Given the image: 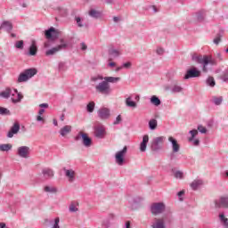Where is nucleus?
<instances>
[{
	"mask_svg": "<svg viewBox=\"0 0 228 228\" xmlns=\"http://www.w3.org/2000/svg\"><path fill=\"white\" fill-rule=\"evenodd\" d=\"M192 61L200 65H202V72L205 74H208V72L212 69V67L217 64L216 60L208 55H193Z\"/></svg>",
	"mask_w": 228,
	"mask_h": 228,
	"instance_id": "nucleus-1",
	"label": "nucleus"
},
{
	"mask_svg": "<svg viewBox=\"0 0 228 228\" xmlns=\"http://www.w3.org/2000/svg\"><path fill=\"white\" fill-rule=\"evenodd\" d=\"M1 97H4V99H10V96L12 95V97L11 98L12 102L13 104H17V102H20V101H22V99L24 98V96L20 94L17 89H15L14 91H12L11 88H6L4 91H3L0 94ZM16 98H13L15 97Z\"/></svg>",
	"mask_w": 228,
	"mask_h": 228,
	"instance_id": "nucleus-2",
	"label": "nucleus"
},
{
	"mask_svg": "<svg viewBox=\"0 0 228 228\" xmlns=\"http://www.w3.org/2000/svg\"><path fill=\"white\" fill-rule=\"evenodd\" d=\"M95 90L97 94H100V95H104L105 97L111 95V92H113L111 86H110V84L104 80L95 86Z\"/></svg>",
	"mask_w": 228,
	"mask_h": 228,
	"instance_id": "nucleus-3",
	"label": "nucleus"
},
{
	"mask_svg": "<svg viewBox=\"0 0 228 228\" xmlns=\"http://www.w3.org/2000/svg\"><path fill=\"white\" fill-rule=\"evenodd\" d=\"M37 72L38 71L37 70V69H33V68L25 69L24 72L20 73V76L18 77V83H24L28 79H31L33 76H37Z\"/></svg>",
	"mask_w": 228,
	"mask_h": 228,
	"instance_id": "nucleus-4",
	"label": "nucleus"
},
{
	"mask_svg": "<svg viewBox=\"0 0 228 228\" xmlns=\"http://www.w3.org/2000/svg\"><path fill=\"white\" fill-rule=\"evenodd\" d=\"M165 140H167V137L165 136H159L152 140L151 149L153 152H159L163 147V143L165 142Z\"/></svg>",
	"mask_w": 228,
	"mask_h": 228,
	"instance_id": "nucleus-5",
	"label": "nucleus"
},
{
	"mask_svg": "<svg viewBox=\"0 0 228 228\" xmlns=\"http://www.w3.org/2000/svg\"><path fill=\"white\" fill-rule=\"evenodd\" d=\"M60 42H61V45H58L57 46L47 50L45 52V55L46 56H54V54H56V53H60V51H63V49H67L69 45H67V43H65V40L63 38H61L60 40Z\"/></svg>",
	"mask_w": 228,
	"mask_h": 228,
	"instance_id": "nucleus-6",
	"label": "nucleus"
},
{
	"mask_svg": "<svg viewBox=\"0 0 228 228\" xmlns=\"http://www.w3.org/2000/svg\"><path fill=\"white\" fill-rule=\"evenodd\" d=\"M168 142H170L172 147V153L170 154V159L172 160L175 158V154L181 151V144L173 136L168 137Z\"/></svg>",
	"mask_w": 228,
	"mask_h": 228,
	"instance_id": "nucleus-7",
	"label": "nucleus"
},
{
	"mask_svg": "<svg viewBox=\"0 0 228 228\" xmlns=\"http://www.w3.org/2000/svg\"><path fill=\"white\" fill-rule=\"evenodd\" d=\"M166 208L167 207L165 206V203L156 202L151 204L150 210H151V213L156 216L158 215H161V213H164Z\"/></svg>",
	"mask_w": 228,
	"mask_h": 228,
	"instance_id": "nucleus-8",
	"label": "nucleus"
},
{
	"mask_svg": "<svg viewBox=\"0 0 228 228\" xmlns=\"http://www.w3.org/2000/svg\"><path fill=\"white\" fill-rule=\"evenodd\" d=\"M81 139L85 147L92 146V138H90L87 134L79 132L78 134L75 137V142H79Z\"/></svg>",
	"mask_w": 228,
	"mask_h": 228,
	"instance_id": "nucleus-9",
	"label": "nucleus"
},
{
	"mask_svg": "<svg viewBox=\"0 0 228 228\" xmlns=\"http://www.w3.org/2000/svg\"><path fill=\"white\" fill-rule=\"evenodd\" d=\"M126 154H127V146H124L122 150L116 152L115 161L119 167L124 165V158H126Z\"/></svg>",
	"mask_w": 228,
	"mask_h": 228,
	"instance_id": "nucleus-10",
	"label": "nucleus"
},
{
	"mask_svg": "<svg viewBox=\"0 0 228 228\" xmlns=\"http://www.w3.org/2000/svg\"><path fill=\"white\" fill-rule=\"evenodd\" d=\"M94 137L99 140H102L106 137V126L103 125H98L94 126Z\"/></svg>",
	"mask_w": 228,
	"mask_h": 228,
	"instance_id": "nucleus-11",
	"label": "nucleus"
},
{
	"mask_svg": "<svg viewBox=\"0 0 228 228\" xmlns=\"http://www.w3.org/2000/svg\"><path fill=\"white\" fill-rule=\"evenodd\" d=\"M19 131H20V123L16 121L10 127V129H9L7 134H6V137L7 138H13V136H15V134H19Z\"/></svg>",
	"mask_w": 228,
	"mask_h": 228,
	"instance_id": "nucleus-12",
	"label": "nucleus"
},
{
	"mask_svg": "<svg viewBox=\"0 0 228 228\" xmlns=\"http://www.w3.org/2000/svg\"><path fill=\"white\" fill-rule=\"evenodd\" d=\"M102 79H104L105 82H107L108 84L110 83H118V81H120V77H103L102 76H97V77H94L92 78V81H102Z\"/></svg>",
	"mask_w": 228,
	"mask_h": 228,
	"instance_id": "nucleus-13",
	"label": "nucleus"
},
{
	"mask_svg": "<svg viewBox=\"0 0 228 228\" xmlns=\"http://www.w3.org/2000/svg\"><path fill=\"white\" fill-rule=\"evenodd\" d=\"M191 77H200V70L197 68L188 69L183 77V79H191Z\"/></svg>",
	"mask_w": 228,
	"mask_h": 228,
	"instance_id": "nucleus-14",
	"label": "nucleus"
},
{
	"mask_svg": "<svg viewBox=\"0 0 228 228\" xmlns=\"http://www.w3.org/2000/svg\"><path fill=\"white\" fill-rule=\"evenodd\" d=\"M111 116V111L106 107H102L98 110V117L101 120H108Z\"/></svg>",
	"mask_w": 228,
	"mask_h": 228,
	"instance_id": "nucleus-15",
	"label": "nucleus"
},
{
	"mask_svg": "<svg viewBox=\"0 0 228 228\" xmlns=\"http://www.w3.org/2000/svg\"><path fill=\"white\" fill-rule=\"evenodd\" d=\"M45 35L48 40H55V38H58V30L54 27H51L45 30Z\"/></svg>",
	"mask_w": 228,
	"mask_h": 228,
	"instance_id": "nucleus-16",
	"label": "nucleus"
},
{
	"mask_svg": "<svg viewBox=\"0 0 228 228\" xmlns=\"http://www.w3.org/2000/svg\"><path fill=\"white\" fill-rule=\"evenodd\" d=\"M18 156H20V158H24V159L29 158V147L28 146L19 147Z\"/></svg>",
	"mask_w": 228,
	"mask_h": 228,
	"instance_id": "nucleus-17",
	"label": "nucleus"
},
{
	"mask_svg": "<svg viewBox=\"0 0 228 228\" xmlns=\"http://www.w3.org/2000/svg\"><path fill=\"white\" fill-rule=\"evenodd\" d=\"M168 220L170 222V218L162 217L156 219V223L151 225L152 228H165V223Z\"/></svg>",
	"mask_w": 228,
	"mask_h": 228,
	"instance_id": "nucleus-18",
	"label": "nucleus"
},
{
	"mask_svg": "<svg viewBox=\"0 0 228 228\" xmlns=\"http://www.w3.org/2000/svg\"><path fill=\"white\" fill-rule=\"evenodd\" d=\"M63 172L66 177L69 179V183H72V181L76 179V171L73 169H67V167H63Z\"/></svg>",
	"mask_w": 228,
	"mask_h": 228,
	"instance_id": "nucleus-19",
	"label": "nucleus"
},
{
	"mask_svg": "<svg viewBox=\"0 0 228 228\" xmlns=\"http://www.w3.org/2000/svg\"><path fill=\"white\" fill-rule=\"evenodd\" d=\"M216 208H228V197H221L218 200L216 201Z\"/></svg>",
	"mask_w": 228,
	"mask_h": 228,
	"instance_id": "nucleus-20",
	"label": "nucleus"
},
{
	"mask_svg": "<svg viewBox=\"0 0 228 228\" xmlns=\"http://www.w3.org/2000/svg\"><path fill=\"white\" fill-rule=\"evenodd\" d=\"M0 29H4V31H7V33H10V31L13 29V24L11 21L4 20L1 24Z\"/></svg>",
	"mask_w": 228,
	"mask_h": 228,
	"instance_id": "nucleus-21",
	"label": "nucleus"
},
{
	"mask_svg": "<svg viewBox=\"0 0 228 228\" xmlns=\"http://www.w3.org/2000/svg\"><path fill=\"white\" fill-rule=\"evenodd\" d=\"M37 51L38 48L37 47V43L35 41H32V44L28 48V52L27 53V56H36Z\"/></svg>",
	"mask_w": 228,
	"mask_h": 228,
	"instance_id": "nucleus-22",
	"label": "nucleus"
},
{
	"mask_svg": "<svg viewBox=\"0 0 228 228\" xmlns=\"http://www.w3.org/2000/svg\"><path fill=\"white\" fill-rule=\"evenodd\" d=\"M147 143H149V135L145 134L142 136V142L140 143L141 152L147 151Z\"/></svg>",
	"mask_w": 228,
	"mask_h": 228,
	"instance_id": "nucleus-23",
	"label": "nucleus"
},
{
	"mask_svg": "<svg viewBox=\"0 0 228 228\" xmlns=\"http://www.w3.org/2000/svg\"><path fill=\"white\" fill-rule=\"evenodd\" d=\"M61 136H67L72 133V126L66 125L59 131Z\"/></svg>",
	"mask_w": 228,
	"mask_h": 228,
	"instance_id": "nucleus-24",
	"label": "nucleus"
},
{
	"mask_svg": "<svg viewBox=\"0 0 228 228\" xmlns=\"http://www.w3.org/2000/svg\"><path fill=\"white\" fill-rule=\"evenodd\" d=\"M202 184H204V181H202L200 179H196L191 182V190H193L195 191H197L198 188H200V186H202Z\"/></svg>",
	"mask_w": 228,
	"mask_h": 228,
	"instance_id": "nucleus-25",
	"label": "nucleus"
},
{
	"mask_svg": "<svg viewBox=\"0 0 228 228\" xmlns=\"http://www.w3.org/2000/svg\"><path fill=\"white\" fill-rule=\"evenodd\" d=\"M69 213H77L79 211V202L72 201L69 207Z\"/></svg>",
	"mask_w": 228,
	"mask_h": 228,
	"instance_id": "nucleus-26",
	"label": "nucleus"
},
{
	"mask_svg": "<svg viewBox=\"0 0 228 228\" xmlns=\"http://www.w3.org/2000/svg\"><path fill=\"white\" fill-rule=\"evenodd\" d=\"M42 174L45 179H51V177H54V172L51 168L43 169Z\"/></svg>",
	"mask_w": 228,
	"mask_h": 228,
	"instance_id": "nucleus-27",
	"label": "nucleus"
},
{
	"mask_svg": "<svg viewBox=\"0 0 228 228\" xmlns=\"http://www.w3.org/2000/svg\"><path fill=\"white\" fill-rule=\"evenodd\" d=\"M219 220H220L221 224L224 228H228V218L225 217V214H224V213L219 214Z\"/></svg>",
	"mask_w": 228,
	"mask_h": 228,
	"instance_id": "nucleus-28",
	"label": "nucleus"
},
{
	"mask_svg": "<svg viewBox=\"0 0 228 228\" xmlns=\"http://www.w3.org/2000/svg\"><path fill=\"white\" fill-rule=\"evenodd\" d=\"M151 104H153V106H159L161 104V100L156 95H152L150 99Z\"/></svg>",
	"mask_w": 228,
	"mask_h": 228,
	"instance_id": "nucleus-29",
	"label": "nucleus"
},
{
	"mask_svg": "<svg viewBox=\"0 0 228 228\" xmlns=\"http://www.w3.org/2000/svg\"><path fill=\"white\" fill-rule=\"evenodd\" d=\"M223 102H224V97L222 96H213L212 98V102L216 106H220V104H222Z\"/></svg>",
	"mask_w": 228,
	"mask_h": 228,
	"instance_id": "nucleus-30",
	"label": "nucleus"
},
{
	"mask_svg": "<svg viewBox=\"0 0 228 228\" xmlns=\"http://www.w3.org/2000/svg\"><path fill=\"white\" fill-rule=\"evenodd\" d=\"M12 145L11 143L0 144L1 152H8L12 151Z\"/></svg>",
	"mask_w": 228,
	"mask_h": 228,
	"instance_id": "nucleus-31",
	"label": "nucleus"
},
{
	"mask_svg": "<svg viewBox=\"0 0 228 228\" xmlns=\"http://www.w3.org/2000/svg\"><path fill=\"white\" fill-rule=\"evenodd\" d=\"M109 55L111 58H118V56H120V52L115 48H112L109 50Z\"/></svg>",
	"mask_w": 228,
	"mask_h": 228,
	"instance_id": "nucleus-32",
	"label": "nucleus"
},
{
	"mask_svg": "<svg viewBox=\"0 0 228 228\" xmlns=\"http://www.w3.org/2000/svg\"><path fill=\"white\" fill-rule=\"evenodd\" d=\"M89 16L92 17L93 19H99V17H101V12H99L95 9H91L89 11Z\"/></svg>",
	"mask_w": 228,
	"mask_h": 228,
	"instance_id": "nucleus-33",
	"label": "nucleus"
},
{
	"mask_svg": "<svg viewBox=\"0 0 228 228\" xmlns=\"http://www.w3.org/2000/svg\"><path fill=\"white\" fill-rule=\"evenodd\" d=\"M75 20L78 28H88V24H83V20H81V17H75Z\"/></svg>",
	"mask_w": 228,
	"mask_h": 228,
	"instance_id": "nucleus-34",
	"label": "nucleus"
},
{
	"mask_svg": "<svg viewBox=\"0 0 228 228\" xmlns=\"http://www.w3.org/2000/svg\"><path fill=\"white\" fill-rule=\"evenodd\" d=\"M126 104L128 108H136V103L133 101V98H131V96L126 98Z\"/></svg>",
	"mask_w": 228,
	"mask_h": 228,
	"instance_id": "nucleus-35",
	"label": "nucleus"
},
{
	"mask_svg": "<svg viewBox=\"0 0 228 228\" xmlns=\"http://www.w3.org/2000/svg\"><path fill=\"white\" fill-rule=\"evenodd\" d=\"M206 83L208 86H210L211 88H214V86L216 85V82L215 81V77H208L206 80Z\"/></svg>",
	"mask_w": 228,
	"mask_h": 228,
	"instance_id": "nucleus-36",
	"label": "nucleus"
},
{
	"mask_svg": "<svg viewBox=\"0 0 228 228\" xmlns=\"http://www.w3.org/2000/svg\"><path fill=\"white\" fill-rule=\"evenodd\" d=\"M149 127H150L151 131H154V129H156V127H158V120L151 119L149 121Z\"/></svg>",
	"mask_w": 228,
	"mask_h": 228,
	"instance_id": "nucleus-37",
	"label": "nucleus"
},
{
	"mask_svg": "<svg viewBox=\"0 0 228 228\" xmlns=\"http://www.w3.org/2000/svg\"><path fill=\"white\" fill-rule=\"evenodd\" d=\"M172 94H181L183 92V87L181 86L175 85L171 88Z\"/></svg>",
	"mask_w": 228,
	"mask_h": 228,
	"instance_id": "nucleus-38",
	"label": "nucleus"
},
{
	"mask_svg": "<svg viewBox=\"0 0 228 228\" xmlns=\"http://www.w3.org/2000/svg\"><path fill=\"white\" fill-rule=\"evenodd\" d=\"M94 110H95V102H90L86 105V111H87L88 113H94Z\"/></svg>",
	"mask_w": 228,
	"mask_h": 228,
	"instance_id": "nucleus-39",
	"label": "nucleus"
},
{
	"mask_svg": "<svg viewBox=\"0 0 228 228\" xmlns=\"http://www.w3.org/2000/svg\"><path fill=\"white\" fill-rule=\"evenodd\" d=\"M52 228H60V217H56L53 221H50Z\"/></svg>",
	"mask_w": 228,
	"mask_h": 228,
	"instance_id": "nucleus-40",
	"label": "nucleus"
},
{
	"mask_svg": "<svg viewBox=\"0 0 228 228\" xmlns=\"http://www.w3.org/2000/svg\"><path fill=\"white\" fill-rule=\"evenodd\" d=\"M45 191L46 193H56L58 191V189L56 187L45 186Z\"/></svg>",
	"mask_w": 228,
	"mask_h": 228,
	"instance_id": "nucleus-41",
	"label": "nucleus"
},
{
	"mask_svg": "<svg viewBox=\"0 0 228 228\" xmlns=\"http://www.w3.org/2000/svg\"><path fill=\"white\" fill-rule=\"evenodd\" d=\"M191 134V137H189V142H193V140L195 139V136H197V134H199V131H197V129H193L191 130L189 132Z\"/></svg>",
	"mask_w": 228,
	"mask_h": 228,
	"instance_id": "nucleus-42",
	"label": "nucleus"
},
{
	"mask_svg": "<svg viewBox=\"0 0 228 228\" xmlns=\"http://www.w3.org/2000/svg\"><path fill=\"white\" fill-rule=\"evenodd\" d=\"M221 79H222V81H224V83H228V69H225V70L223 72V74H222V76H221Z\"/></svg>",
	"mask_w": 228,
	"mask_h": 228,
	"instance_id": "nucleus-43",
	"label": "nucleus"
},
{
	"mask_svg": "<svg viewBox=\"0 0 228 228\" xmlns=\"http://www.w3.org/2000/svg\"><path fill=\"white\" fill-rule=\"evenodd\" d=\"M111 220H115V216L113 214H109L108 218H107V224H103L107 228L110 227V222Z\"/></svg>",
	"mask_w": 228,
	"mask_h": 228,
	"instance_id": "nucleus-44",
	"label": "nucleus"
},
{
	"mask_svg": "<svg viewBox=\"0 0 228 228\" xmlns=\"http://www.w3.org/2000/svg\"><path fill=\"white\" fill-rule=\"evenodd\" d=\"M0 115H12V113L10 112V110L4 107H0Z\"/></svg>",
	"mask_w": 228,
	"mask_h": 228,
	"instance_id": "nucleus-45",
	"label": "nucleus"
},
{
	"mask_svg": "<svg viewBox=\"0 0 228 228\" xmlns=\"http://www.w3.org/2000/svg\"><path fill=\"white\" fill-rule=\"evenodd\" d=\"M14 47H16V49H24V41H17L14 45Z\"/></svg>",
	"mask_w": 228,
	"mask_h": 228,
	"instance_id": "nucleus-46",
	"label": "nucleus"
},
{
	"mask_svg": "<svg viewBox=\"0 0 228 228\" xmlns=\"http://www.w3.org/2000/svg\"><path fill=\"white\" fill-rule=\"evenodd\" d=\"M197 20H199L200 22H202V20H204V11H200L199 12H197Z\"/></svg>",
	"mask_w": 228,
	"mask_h": 228,
	"instance_id": "nucleus-47",
	"label": "nucleus"
},
{
	"mask_svg": "<svg viewBox=\"0 0 228 228\" xmlns=\"http://www.w3.org/2000/svg\"><path fill=\"white\" fill-rule=\"evenodd\" d=\"M198 131H200L201 134H206V133H208V129L204 127L202 125L198 126Z\"/></svg>",
	"mask_w": 228,
	"mask_h": 228,
	"instance_id": "nucleus-48",
	"label": "nucleus"
},
{
	"mask_svg": "<svg viewBox=\"0 0 228 228\" xmlns=\"http://www.w3.org/2000/svg\"><path fill=\"white\" fill-rule=\"evenodd\" d=\"M120 122H122V116L118 115L116 119L113 122L114 126H118V124H120Z\"/></svg>",
	"mask_w": 228,
	"mask_h": 228,
	"instance_id": "nucleus-49",
	"label": "nucleus"
},
{
	"mask_svg": "<svg viewBox=\"0 0 228 228\" xmlns=\"http://www.w3.org/2000/svg\"><path fill=\"white\" fill-rule=\"evenodd\" d=\"M221 40H222V35L218 34L216 36V37L214 39V44H216V45H218V44H220Z\"/></svg>",
	"mask_w": 228,
	"mask_h": 228,
	"instance_id": "nucleus-50",
	"label": "nucleus"
},
{
	"mask_svg": "<svg viewBox=\"0 0 228 228\" xmlns=\"http://www.w3.org/2000/svg\"><path fill=\"white\" fill-rule=\"evenodd\" d=\"M175 177L176 179H183V172H181V171H176V172L175 173Z\"/></svg>",
	"mask_w": 228,
	"mask_h": 228,
	"instance_id": "nucleus-51",
	"label": "nucleus"
},
{
	"mask_svg": "<svg viewBox=\"0 0 228 228\" xmlns=\"http://www.w3.org/2000/svg\"><path fill=\"white\" fill-rule=\"evenodd\" d=\"M59 70H67V68H65L64 62H60L59 63Z\"/></svg>",
	"mask_w": 228,
	"mask_h": 228,
	"instance_id": "nucleus-52",
	"label": "nucleus"
},
{
	"mask_svg": "<svg viewBox=\"0 0 228 228\" xmlns=\"http://www.w3.org/2000/svg\"><path fill=\"white\" fill-rule=\"evenodd\" d=\"M192 143L195 147H199V145H200V141L199 139H193Z\"/></svg>",
	"mask_w": 228,
	"mask_h": 228,
	"instance_id": "nucleus-53",
	"label": "nucleus"
},
{
	"mask_svg": "<svg viewBox=\"0 0 228 228\" xmlns=\"http://www.w3.org/2000/svg\"><path fill=\"white\" fill-rule=\"evenodd\" d=\"M216 58L219 61H224V56L222 55L221 53H216Z\"/></svg>",
	"mask_w": 228,
	"mask_h": 228,
	"instance_id": "nucleus-54",
	"label": "nucleus"
},
{
	"mask_svg": "<svg viewBox=\"0 0 228 228\" xmlns=\"http://www.w3.org/2000/svg\"><path fill=\"white\" fill-rule=\"evenodd\" d=\"M164 53H165V50H163V48L157 49V54H159V56L163 55Z\"/></svg>",
	"mask_w": 228,
	"mask_h": 228,
	"instance_id": "nucleus-55",
	"label": "nucleus"
},
{
	"mask_svg": "<svg viewBox=\"0 0 228 228\" xmlns=\"http://www.w3.org/2000/svg\"><path fill=\"white\" fill-rule=\"evenodd\" d=\"M122 67L124 69H129V67H131V62H125L122 64Z\"/></svg>",
	"mask_w": 228,
	"mask_h": 228,
	"instance_id": "nucleus-56",
	"label": "nucleus"
},
{
	"mask_svg": "<svg viewBox=\"0 0 228 228\" xmlns=\"http://www.w3.org/2000/svg\"><path fill=\"white\" fill-rule=\"evenodd\" d=\"M37 122H45V119L44 118H42V116L38 115L37 117Z\"/></svg>",
	"mask_w": 228,
	"mask_h": 228,
	"instance_id": "nucleus-57",
	"label": "nucleus"
},
{
	"mask_svg": "<svg viewBox=\"0 0 228 228\" xmlns=\"http://www.w3.org/2000/svg\"><path fill=\"white\" fill-rule=\"evenodd\" d=\"M81 49L82 51H86V49H88V46H86V44L81 43Z\"/></svg>",
	"mask_w": 228,
	"mask_h": 228,
	"instance_id": "nucleus-58",
	"label": "nucleus"
},
{
	"mask_svg": "<svg viewBox=\"0 0 228 228\" xmlns=\"http://www.w3.org/2000/svg\"><path fill=\"white\" fill-rule=\"evenodd\" d=\"M39 108H49V104H47V103H41L40 105H39Z\"/></svg>",
	"mask_w": 228,
	"mask_h": 228,
	"instance_id": "nucleus-59",
	"label": "nucleus"
},
{
	"mask_svg": "<svg viewBox=\"0 0 228 228\" xmlns=\"http://www.w3.org/2000/svg\"><path fill=\"white\" fill-rule=\"evenodd\" d=\"M44 113H45V109H40L39 111H38V115L42 116V115H44Z\"/></svg>",
	"mask_w": 228,
	"mask_h": 228,
	"instance_id": "nucleus-60",
	"label": "nucleus"
},
{
	"mask_svg": "<svg viewBox=\"0 0 228 228\" xmlns=\"http://www.w3.org/2000/svg\"><path fill=\"white\" fill-rule=\"evenodd\" d=\"M125 228H131V222L129 221L126 222Z\"/></svg>",
	"mask_w": 228,
	"mask_h": 228,
	"instance_id": "nucleus-61",
	"label": "nucleus"
},
{
	"mask_svg": "<svg viewBox=\"0 0 228 228\" xmlns=\"http://www.w3.org/2000/svg\"><path fill=\"white\" fill-rule=\"evenodd\" d=\"M177 195H178L179 197H182V195H184V191H180L177 193Z\"/></svg>",
	"mask_w": 228,
	"mask_h": 228,
	"instance_id": "nucleus-62",
	"label": "nucleus"
},
{
	"mask_svg": "<svg viewBox=\"0 0 228 228\" xmlns=\"http://www.w3.org/2000/svg\"><path fill=\"white\" fill-rule=\"evenodd\" d=\"M60 118L61 122H63V120H65V114H61Z\"/></svg>",
	"mask_w": 228,
	"mask_h": 228,
	"instance_id": "nucleus-63",
	"label": "nucleus"
},
{
	"mask_svg": "<svg viewBox=\"0 0 228 228\" xmlns=\"http://www.w3.org/2000/svg\"><path fill=\"white\" fill-rule=\"evenodd\" d=\"M109 67H115V62H109Z\"/></svg>",
	"mask_w": 228,
	"mask_h": 228,
	"instance_id": "nucleus-64",
	"label": "nucleus"
}]
</instances>
